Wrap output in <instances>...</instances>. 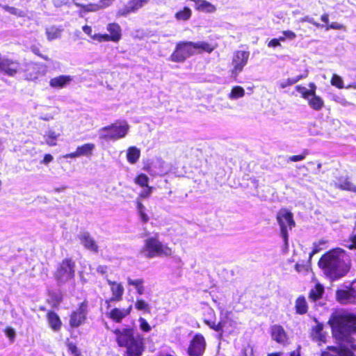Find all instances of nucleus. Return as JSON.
<instances>
[{
  "instance_id": "f257e3e1",
  "label": "nucleus",
  "mask_w": 356,
  "mask_h": 356,
  "mask_svg": "<svg viewBox=\"0 0 356 356\" xmlns=\"http://www.w3.org/2000/svg\"><path fill=\"white\" fill-rule=\"evenodd\" d=\"M318 264L326 276L335 280L345 276L349 272L350 259L343 250L338 248L323 254Z\"/></svg>"
},
{
  "instance_id": "f03ea898",
  "label": "nucleus",
  "mask_w": 356,
  "mask_h": 356,
  "mask_svg": "<svg viewBox=\"0 0 356 356\" xmlns=\"http://www.w3.org/2000/svg\"><path fill=\"white\" fill-rule=\"evenodd\" d=\"M113 333L118 346L125 348L124 356H142L145 348L144 338L134 327L115 328Z\"/></svg>"
},
{
  "instance_id": "7ed1b4c3",
  "label": "nucleus",
  "mask_w": 356,
  "mask_h": 356,
  "mask_svg": "<svg viewBox=\"0 0 356 356\" xmlns=\"http://www.w3.org/2000/svg\"><path fill=\"white\" fill-rule=\"evenodd\" d=\"M145 257L148 259L156 257H171L172 250L170 247L163 244L159 238V234L149 236L144 241V244L140 250Z\"/></svg>"
},
{
  "instance_id": "20e7f679",
  "label": "nucleus",
  "mask_w": 356,
  "mask_h": 356,
  "mask_svg": "<svg viewBox=\"0 0 356 356\" xmlns=\"http://www.w3.org/2000/svg\"><path fill=\"white\" fill-rule=\"evenodd\" d=\"M76 263L72 258H65L58 265L54 276L59 284H65L75 277Z\"/></svg>"
},
{
  "instance_id": "39448f33",
  "label": "nucleus",
  "mask_w": 356,
  "mask_h": 356,
  "mask_svg": "<svg viewBox=\"0 0 356 356\" xmlns=\"http://www.w3.org/2000/svg\"><path fill=\"white\" fill-rule=\"evenodd\" d=\"M89 313V302L84 298L79 303L78 307L74 309L69 316V324L72 328H77L86 323Z\"/></svg>"
},
{
  "instance_id": "423d86ee",
  "label": "nucleus",
  "mask_w": 356,
  "mask_h": 356,
  "mask_svg": "<svg viewBox=\"0 0 356 356\" xmlns=\"http://www.w3.org/2000/svg\"><path fill=\"white\" fill-rule=\"evenodd\" d=\"M346 314L338 316L331 323L332 334L339 341H348L352 334Z\"/></svg>"
},
{
  "instance_id": "0eeeda50",
  "label": "nucleus",
  "mask_w": 356,
  "mask_h": 356,
  "mask_svg": "<svg viewBox=\"0 0 356 356\" xmlns=\"http://www.w3.org/2000/svg\"><path fill=\"white\" fill-rule=\"evenodd\" d=\"M277 221L280 228L282 236L286 241L288 238V231L296 226L293 213L287 209L282 208L276 216Z\"/></svg>"
},
{
  "instance_id": "6e6552de",
  "label": "nucleus",
  "mask_w": 356,
  "mask_h": 356,
  "mask_svg": "<svg viewBox=\"0 0 356 356\" xmlns=\"http://www.w3.org/2000/svg\"><path fill=\"white\" fill-rule=\"evenodd\" d=\"M128 125L113 123L101 129L100 138L105 140H115L124 137L128 132Z\"/></svg>"
},
{
  "instance_id": "1a4fd4ad",
  "label": "nucleus",
  "mask_w": 356,
  "mask_h": 356,
  "mask_svg": "<svg viewBox=\"0 0 356 356\" xmlns=\"http://www.w3.org/2000/svg\"><path fill=\"white\" fill-rule=\"evenodd\" d=\"M191 41H180L176 44L175 48L170 56V60L175 63H184L187 58L193 56Z\"/></svg>"
},
{
  "instance_id": "9d476101",
  "label": "nucleus",
  "mask_w": 356,
  "mask_h": 356,
  "mask_svg": "<svg viewBox=\"0 0 356 356\" xmlns=\"http://www.w3.org/2000/svg\"><path fill=\"white\" fill-rule=\"evenodd\" d=\"M107 31L109 34L107 33H96L94 34L93 40L97 41L98 42H118L122 38V29L120 26L115 22L109 23L106 26Z\"/></svg>"
},
{
  "instance_id": "9b49d317",
  "label": "nucleus",
  "mask_w": 356,
  "mask_h": 356,
  "mask_svg": "<svg viewBox=\"0 0 356 356\" xmlns=\"http://www.w3.org/2000/svg\"><path fill=\"white\" fill-rule=\"evenodd\" d=\"M230 312H225L220 316L218 323L215 320L204 319L203 322L213 330L222 332L224 329L234 327L236 323L229 317Z\"/></svg>"
},
{
  "instance_id": "f8f14e48",
  "label": "nucleus",
  "mask_w": 356,
  "mask_h": 356,
  "mask_svg": "<svg viewBox=\"0 0 356 356\" xmlns=\"http://www.w3.org/2000/svg\"><path fill=\"white\" fill-rule=\"evenodd\" d=\"M250 52L248 51L238 50L234 53L232 60L233 67L231 70V73L232 75L236 76L243 70L244 67L248 62Z\"/></svg>"
},
{
  "instance_id": "ddd939ff",
  "label": "nucleus",
  "mask_w": 356,
  "mask_h": 356,
  "mask_svg": "<svg viewBox=\"0 0 356 356\" xmlns=\"http://www.w3.org/2000/svg\"><path fill=\"white\" fill-rule=\"evenodd\" d=\"M21 68V63L17 60L0 56V72L9 76H15Z\"/></svg>"
},
{
  "instance_id": "4468645a",
  "label": "nucleus",
  "mask_w": 356,
  "mask_h": 356,
  "mask_svg": "<svg viewBox=\"0 0 356 356\" xmlns=\"http://www.w3.org/2000/svg\"><path fill=\"white\" fill-rule=\"evenodd\" d=\"M106 282L110 286L112 293V296L110 298L105 300L106 308L108 309L111 307V302H118L122 300L124 289L120 282L111 281L108 279L106 280Z\"/></svg>"
},
{
  "instance_id": "2eb2a0df",
  "label": "nucleus",
  "mask_w": 356,
  "mask_h": 356,
  "mask_svg": "<svg viewBox=\"0 0 356 356\" xmlns=\"http://www.w3.org/2000/svg\"><path fill=\"white\" fill-rule=\"evenodd\" d=\"M205 350V340L201 334H196L191 341L187 349L189 356H200Z\"/></svg>"
},
{
  "instance_id": "dca6fc26",
  "label": "nucleus",
  "mask_w": 356,
  "mask_h": 356,
  "mask_svg": "<svg viewBox=\"0 0 356 356\" xmlns=\"http://www.w3.org/2000/svg\"><path fill=\"white\" fill-rule=\"evenodd\" d=\"M271 339L276 343L284 346L289 343V337L284 328L279 324L273 325L270 327Z\"/></svg>"
},
{
  "instance_id": "f3484780",
  "label": "nucleus",
  "mask_w": 356,
  "mask_h": 356,
  "mask_svg": "<svg viewBox=\"0 0 356 356\" xmlns=\"http://www.w3.org/2000/svg\"><path fill=\"white\" fill-rule=\"evenodd\" d=\"M132 311V305L127 308L113 307L106 313V316L116 323H120L122 320L129 316Z\"/></svg>"
},
{
  "instance_id": "a211bd4d",
  "label": "nucleus",
  "mask_w": 356,
  "mask_h": 356,
  "mask_svg": "<svg viewBox=\"0 0 356 356\" xmlns=\"http://www.w3.org/2000/svg\"><path fill=\"white\" fill-rule=\"evenodd\" d=\"M337 300L341 304H350L356 302V291L353 288L339 289L336 292Z\"/></svg>"
},
{
  "instance_id": "6ab92c4d",
  "label": "nucleus",
  "mask_w": 356,
  "mask_h": 356,
  "mask_svg": "<svg viewBox=\"0 0 356 356\" xmlns=\"http://www.w3.org/2000/svg\"><path fill=\"white\" fill-rule=\"evenodd\" d=\"M149 0H129L118 13L120 15L125 16L131 13H134L147 4Z\"/></svg>"
},
{
  "instance_id": "aec40b11",
  "label": "nucleus",
  "mask_w": 356,
  "mask_h": 356,
  "mask_svg": "<svg viewBox=\"0 0 356 356\" xmlns=\"http://www.w3.org/2000/svg\"><path fill=\"white\" fill-rule=\"evenodd\" d=\"M79 239L86 250L93 253H97L99 252V245L95 240L90 236V233H83L79 236Z\"/></svg>"
},
{
  "instance_id": "412c9836",
  "label": "nucleus",
  "mask_w": 356,
  "mask_h": 356,
  "mask_svg": "<svg viewBox=\"0 0 356 356\" xmlns=\"http://www.w3.org/2000/svg\"><path fill=\"white\" fill-rule=\"evenodd\" d=\"M191 44L193 51H194V54H202L204 52L211 54L218 47V44L216 43L212 44L204 41H199L196 42H191Z\"/></svg>"
},
{
  "instance_id": "4be33fe9",
  "label": "nucleus",
  "mask_w": 356,
  "mask_h": 356,
  "mask_svg": "<svg viewBox=\"0 0 356 356\" xmlns=\"http://www.w3.org/2000/svg\"><path fill=\"white\" fill-rule=\"evenodd\" d=\"M324 293V286L320 282H316L309 290L308 298L311 302H316L323 298Z\"/></svg>"
},
{
  "instance_id": "5701e85b",
  "label": "nucleus",
  "mask_w": 356,
  "mask_h": 356,
  "mask_svg": "<svg viewBox=\"0 0 356 356\" xmlns=\"http://www.w3.org/2000/svg\"><path fill=\"white\" fill-rule=\"evenodd\" d=\"M46 317L51 329L54 332H58L62 327V321L58 314L54 310H49Z\"/></svg>"
},
{
  "instance_id": "b1692460",
  "label": "nucleus",
  "mask_w": 356,
  "mask_h": 356,
  "mask_svg": "<svg viewBox=\"0 0 356 356\" xmlns=\"http://www.w3.org/2000/svg\"><path fill=\"white\" fill-rule=\"evenodd\" d=\"M294 309L296 314L305 315L309 311V305L304 295H300L295 300Z\"/></svg>"
},
{
  "instance_id": "393cba45",
  "label": "nucleus",
  "mask_w": 356,
  "mask_h": 356,
  "mask_svg": "<svg viewBox=\"0 0 356 356\" xmlns=\"http://www.w3.org/2000/svg\"><path fill=\"white\" fill-rule=\"evenodd\" d=\"M317 324L313 326L310 330V336L314 341L318 342H325V336L323 333V324L314 320Z\"/></svg>"
},
{
  "instance_id": "a878e982",
  "label": "nucleus",
  "mask_w": 356,
  "mask_h": 356,
  "mask_svg": "<svg viewBox=\"0 0 356 356\" xmlns=\"http://www.w3.org/2000/svg\"><path fill=\"white\" fill-rule=\"evenodd\" d=\"M62 131V129L58 132L52 129H49L44 135L45 143L50 147L57 145L58 139L60 136Z\"/></svg>"
},
{
  "instance_id": "bb28decb",
  "label": "nucleus",
  "mask_w": 356,
  "mask_h": 356,
  "mask_svg": "<svg viewBox=\"0 0 356 356\" xmlns=\"http://www.w3.org/2000/svg\"><path fill=\"white\" fill-rule=\"evenodd\" d=\"M72 80L70 76L60 75L52 78L49 81V85L52 88H63Z\"/></svg>"
},
{
  "instance_id": "cd10ccee",
  "label": "nucleus",
  "mask_w": 356,
  "mask_h": 356,
  "mask_svg": "<svg viewBox=\"0 0 356 356\" xmlns=\"http://www.w3.org/2000/svg\"><path fill=\"white\" fill-rule=\"evenodd\" d=\"M127 281L128 285L134 286L138 295L142 296L145 293V281L143 278H138L134 280L130 277H127Z\"/></svg>"
},
{
  "instance_id": "c85d7f7f",
  "label": "nucleus",
  "mask_w": 356,
  "mask_h": 356,
  "mask_svg": "<svg viewBox=\"0 0 356 356\" xmlns=\"http://www.w3.org/2000/svg\"><path fill=\"white\" fill-rule=\"evenodd\" d=\"M307 100L309 106L314 111H321L325 106L323 99L317 95L310 96Z\"/></svg>"
},
{
  "instance_id": "c756f323",
  "label": "nucleus",
  "mask_w": 356,
  "mask_h": 356,
  "mask_svg": "<svg viewBox=\"0 0 356 356\" xmlns=\"http://www.w3.org/2000/svg\"><path fill=\"white\" fill-rule=\"evenodd\" d=\"M337 187L343 191L356 193V186L349 180L348 177L339 178Z\"/></svg>"
},
{
  "instance_id": "7c9ffc66",
  "label": "nucleus",
  "mask_w": 356,
  "mask_h": 356,
  "mask_svg": "<svg viewBox=\"0 0 356 356\" xmlns=\"http://www.w3.org/2000/svg\"><path fill=\"white\" fill-rule=\"evenodd\" d=\"M95 148L94 143H88L78 146L76 149L80 156H90L92 154V152Z\"/></svg>"
},
{
  "instance_id": "2f4dec72",
  "label": "nucleus",
  "mask_w": 356,
  "mask_h": 356,
  "mask_svg": "<svg viewBox=\"0 0 356 356\" xmlns=\"http://www.w3.org/2000/svg\"><path fill=\"white\" fill-rule=\"evenodd\" d=\"M140 156V151L138 148L135 146H132L128 148L127 152V160L131 164L136 163Z\"/></svg>"
},
{
  "instance_id": "473e14b6",
  "label": "nucleus",
  "mask_w": 356,
  "mask_h": 356,
  "mask_svg": "<svg viewBox=\"0 0 356 356\" xmlns=\"http://www.w3.org/2000/svg\"><path fill=\"white\" fill-rule=\"evenodd\" d=\"M40 72L35 64L29 65L24 70V77L29 81H35L39 76Z\"/></svg>"
},
{
  "instance_id": "72a5a7b5",
  "label": "nucleus",
  "mask_w": 356,
  "mask_h": 356,
  "mask_svg": "<svg viewBox=\"0 0 356 356\" xmlns=\"http://www.w3.org/2000/svg\"><path fill=\"white\" fill-rule=\"evenodd\" d=\"M192 16V10L188 6H184L175 14V17L178 21H187Z\"/></svg>"
},
{
  "instance_id": "f704fd0d",
  "label": "nucleus",
  "mask_w": 356,
  "mask_h": 356,
  "mask_svg": "<svg viewBox=\"0 0 356 356\" xmlns=\"http://www.w3.org/2000/svg\"><path fill=\"white\" fill-rule=\"evenodd\" d=\"M134 307L137 311L143 312L145 314L151 313V307L149 304L143 298H136Z\"/></svg>"
},
{
  "instance_id": "c9c22d12",
  "label": "nucleus",
  "mask_w": 356,
  "mask_h": 356,
  "mask_svg": "<svg viewBox=\"0 0 356 356\" xmlns=\"http://www.w3.org/2000/svg\"><path fill=\"white\" fill-rule=\"evenodd\" d=\"M307 76V74H300L296 77H293V78H289L286 80H284V81L281 82L280 83V87L282 89L288 87V86H291L295 83H296L297 82H298L300 80L302 79H305Z\"/></svg>"
},
{
  "instance_id": "e433bc0d",
  "label": "nucleus",
  "mask_w": 356,
  "mask_h": 356,
  "mask_svg": "<svg viewBox=\"0 0 356 356\" xmlns=\"http://www.w3.org/2000/svg\"><path fill=\"white\" fill-rule=\"evenodd\" d=\"M136 207L139 213L141 221L143 223H147L149 220V217L145 213V207L140 200L136 201Z\"/></svg>"
},
{
  "instance_id": "4c0bfd02",
  "label": "nucleus",
  "mask_w": 356,
  "mask_h": 356,
  "mask_svg": "<svg viewBox=\"0 0 356 356\" xmlns=\"http://www.w3.org/2000/svg\"><path fill=\"white\" fill-rule=\"evenodd\" d=\"M245 95L244 89L240 86H234L229 95L230 99H238Z\"/></svg>"
},
{
  "instance_id": "58836bf2",
  "label": "nucleus",
  "mask_w": 356,
  "mask_h": 356,
  "mask_svg": "<svg viewBox=\"0 0 356 356\" xmlns=\"http://www.w3.org/2000/svg\"><path fill=\"white\" fill-rule=\"evenodd\" d=\"M134 183L144 188L145 186H147V184L149 183V177L144 173L138 174L134 179Z\"/></svg>"
},
{
  "instance_id": "ea45409f",
  "label": "nucleus",
  "mask_w": 356,
  "mask_h": 356,
  "mask_svg": "<svg viewBox=\"0 0 356 356\" xmlns=\"http://www.w3.org/2000/svg\"><path fill=\"white\" fill-rule=\"evenodd\" d=\"M332 86L336 87L338 89H342L344 88L343 79L338 74H334L330 79Z\"/></svg>"
},
{
  "instance_id": "a19ab883",
  "label": "nucleus",
  "mask_w": 356,
  "mask_h": 356,
  "mask_svg": "<svg viewBox=\"0 0 356 356\" xmlns=\"http://www.w3.org/2000/svg\"><path fill=\"white\" fill-rule=\"evenodd\" d=\"M4 9L10 14L14 15L17 17H25L26 15V13L25 11L19 10L18 8L13 6H6L4 7Z\"/></svg>"
},
{
  "instance_id": "79ce46f5",
  "label": "nucleus",
  "mask_w": 356,
  "mask_h": 356,
  "mask_svg": "<svg viewBox=\"0 0 356 356\" xmlns=\"http://www.w3.org/2000/svg\"><path fill=\"white\" fill-rule=\"evenodd\" d=\"M66 346L67 348V350L73 355V356H82L81 352L77 348L76 345L74 343L67 341Z\"/></svg>"
},
{
  "instance_id": "37998d69",
  "label": "nucleus",
  "mask_w": 356,
  "mask_h": 356,
  "mask_svg": "<svg viewBox=\"0 0 356 356\" xmlns=\"http://www.w3.org/2000/svg\"><path fill=\"white\" fill-rule=\"evenodd\" d=\"M346 316L352 333L356 332V316L352 314H347Z\"/></svg>"
},
{
  "instance_id": "c03bdc74",
  "label": "nucleus",
  "mask_w": 356,
  "mask_h": 356,
  "mask_svg": "<svg viewBox=\"0 0 356 356\" xmlns=\"http://www.w3.org/2000/svg\"><path fill=\"white\" fill-rule=\"evenodd\" d=\"M140 329L145 332H149L152 327L148 322L143 317H140L138 319Z\"/></svg>"
},
{
  "instance_id": "a18cd8bd",
  "label": "nucleus",
  "mask_w": 356,
  "mask_h": 356,
  "mask_svg": "<svg viewBox=\"0 0 356 356\" xmlns=\"http://www.w3.org/2000/svg\"><path fill=\"white\" fill-rule=\"evenodd\" d=\"M307 154H308V150L304 149L301 154L291 156L288 159V161H291V162L300 161H302L303 159H305Z\"/></svg>"
},
{
  "instance_id": "49530a36",
  "label": "nucleus",
  "mask_w": 356,
  "mask_h": 356,
  "mask_svg": "<svg viewBox=\"0 0 356 356\" xmlns=\"http://www.w3.org/2000/svg\"><path fill=\"white\" fill-rule=\"evenodd\" d=\"M31 51L35 54L36 56H39L40 58L44 59V60H49V58L47 56L43 55L40 52V47L36 44H33L30 47Z\"/></svg>"
},
{
  "instance_id": "de8ad7c7",
  "label": "nucleus",
  "mask_w": 356,
  "mask_h": 356,
  "mask_svg": "<svg viewBox=\"0 0 356 356\" xmlns=\"http://www.w3.org/2000/svg\"><path fill=\"white\" fill-rule=\"evenodd\" d=\"M81 7L83 9V10L86 12H95L102 8V6L95 3H89L88 5H82Z\"/></svg>"
},
{
  "instance_id": "09e8293b",
  "label": "nucleus",
  "mask_w": 356,
  "mask_h": 356,
  "mask_svg": "<svg viewBox=\"0 0 356 356\" xmlns=\"http://www.w3.org/2000/svg\"><path fill=\"white\" fill-rule=\"evenodd\" d=\"M295 88L298 92H300L301 97L303 99H307L308 97H309V91L305 87L301 85H298Z\"/></svg>"
},
{
  "instance_id": "8fccbe9b",
  "label": "nucleus",
  "mask_w": 356,
  "mask_h": 356,
  "mask_svg": "<svg viewBox=\"0 0 356 356\" xmlns=\"http://www.w3.org/2000/svg\"><path fill=\"white\" fill-rule=\"evenodd\" d=\"M330 351H323L321 356H340L338 353V348L336 347H328Z\"/></svg>"
},
{
  "instance_id": "3c124183",
  "label": "nucleus",
  "mask_w": 356,
  "mask_h": 356,
  "mask_svg": "<svg viewBox=\"0 0 356 356\" xmlns=\"http://www.w3.org/2000/svg\"><path fill=\"white\" fill-rule=\"evenodd\" d=\"M6 335L11 340L13 341L15 337V332L13 328L6 327L4 330Z\"/></svg>"
},
{
  "instance_id": "603ef678",
  "label": "nucleus",
  "mask_w": 356,
  "mask_h": 356,
  "mask_svg": "<svg viewBox=\"0 0 356 356\" xmlns=\"http://www.w3.org/2000/svg\"><path fill=\"white\" fill-rule=\"evenodd\" d=\"M338 353L340 356H355L350 350L346 348H338Z\"/></svg>"
},
{
  "instance_id": "864d4df0",
  "label": "nucleus",
  "mask_w": 356,
  "mask_h": 356,
  "mask_svg": "<svg viewBox=\"0 0 356 356\" xmlns=\"http://www.w3.org/2000/svg\"><path fill=\"white\" fill-rule=\"evenodd\" d=\"M342 28H343V25H341L337 22H332V24H327V26H325L326 30H329V29L339 30V29H341Z\"/></svg>"
},
{
  "instance_id": "5fc2aeb1",
  "label": "nucleus",
  "mask_w": 356,
  "mask_h": 356,
  "mask_svg": "<svg viewBox=\"0 0 356 356\" xmlns=\"http://www.w3.org/2000/svg\"><path fill=\"white\" fill-rule=\"evenodd\" d=\"M350 240L351 243L346 247L350 250H356V234L350 236Z\"/></svg>"
},
{
  "instance_id": "6e6d98bb",
  "label": "nucleus",
  "mask_w": 356,
  "mask_h": 356,
  "mask_svg": "<svg viewBox=\"0 0 356 356\" xmlns=\"http://www.w3.org/2000/svg\"><path fill=\"white\" fill-rule=\"evenodd\" d=\"M53 160H54V157L52 156L51 154H44V156L43 157V159H42V161H41L40 163H43V164H45V165H47L50 162H51Z\"/></svg>"
},
{
  "instance_id": "4d7b16f0",
  "label": "nucleus",
  "mask_w": 356,
  "mask_h": 356,
  "mask_svg": "<svg viewBox=\"0 0 356 356\" xmlns=\"http://www.w3.org/2000/svg\"><path fill=\"white\" fill-rule=\"evenodd\" d=\"M282 33L285 36V38H286L290 40H293L296 37V33L292 31H284Z\"/></svg>"
},
{
  "instance_id": "13d9d810",
  "label": "nucleus",
  "mask_w": 356,
  "mask_h": 356,
  "mask_svg": "<svg viewBox=\"0 0 356 356\" xmlns=\"http://www.w3.org/2000/svg\"><path fill=\"white\" fill-rule=\"evenodd\" d=\"M309 89H307V90L309 91V97L314 96V95H316V86L314 83H313V82L309 83Z\"/></svg>"
},
{
  "instance_id": "bf43d9fd",
  "label": "nucleus",
  "mask_w": 356,
  "mask_h": 356,
  "mask_svg": "<svg viewBox=\"0 0 356 356\" xmlns=\"http://www.w3.org/2000/svg\"><path fill=\"white\" fill-rule=\"evenodd\" d=\"M82 29L86 34L89 35L93 40L92 36H94V35L92 34V30L91 26H90L88 25H85L83 26Z\"/></svg>"
},
{
  "instance_id": "052dcab7",
  "label": "nucleus",
  "mask_w": 356,
  "mask_h": 356,
  "mask_svg": "<svg viewBox=\"0 0 356 356\" xmlns=\"http://www.w3.org/2000/svg\"><path fill=\"white\" fill-rule=\"evenodd\" d=\"M280 46V40H277V38H273L270 40L268 43V47H276Z\"/></svg>"
},
{
  "instance_id": "680f3d73",
  "label": "nucleus",
  "mask_w": 356,
  "mask_h": 356,
  "mask_svg": "<svg viewBox=\"0 0 356 356\" xmlns=\"http://www.w3.org/2000/svg\"><path fill=\"white\" fill-rule=\"evenodd\" d=\"M76 157H79L76 149L73 152H70L64 155V158L65 159H74Z\"/></svg>"
},
{
  "instance_id": "e2e57ef3",
  "label": "nucleus",
  "mask_w": 356,
  "mask_h": 356,
  "mask_svg": "<svg viewBox=\"0 0 356 356\" xmlns=\"http://www.w3.org/2000/svg\"><path fill=\"white\" fill-rule=\"evenodd\" d=\"M150 196V194L145 188L141 193H140L138 197L141 199H145Z\"/></svg>"
},
{
  "instance_id": "0e129e2a",
  "label": "nucleus",
  "mask_w": 356,
  "mask_h": 356,
  "mask_svg": "<svg viewBox=\"0 0 356 356\" xmlns=\"http://www.w3.org/2000/svg\"><path fill=\"white\" fill-rule=\"evenodd\" d=\"M321 19L326 24V26L327 24H328V22H329V15H328V14L325 13V14L322 15L321 17Z\"/></svg>"
},
{
  "instance_id": "69168bd1",
  "label": "nucleus",
  "mask_w": 356,
  "mask_h": 356,
  "mask_svg": "<svg viewBox=\"0 0 356 356\" xmlns=\"http://www.w3.org/2000/svg\"><path fill=\"white\" fill-rule=\"evenodd\" d=\"M300 346H298V348L296 350L291 351L290 353V356H300Z\"/></svg>"
},
{
  "instance_id": "338daca9",
  "label": "nucleus",
  "mask_w": 356,
  "mask_h": 356,
  "mask_svg": "<svg viewBox=\"0 0 356 356\" xmlns=\"http://www.w3.org/2000/svg\"><path fill=\"white\" fill-rule=\"evenodd\" d=\"M320 251V248H318V246H315L311 253L309 254V256L312 257V255L316 254Z\"/></svg>"
},
{
  "instance_id": "774afa93",
  "label": "nucleus",
  "mask_w": 356,
  "mask_h": 356,
  "mask_svg": "<svg viewBox=\"0 0 356 356\" xmlns=\"http://www.w3.org/2000/svg\"><path fill=\"white\" fill-rule=\"evenodd\" d=\"M144 188H145L146 191L151 195V193L153 192L154 191V187L153 186H149L147 184V186H145Z\"/></svg>"
}]
</instances>
